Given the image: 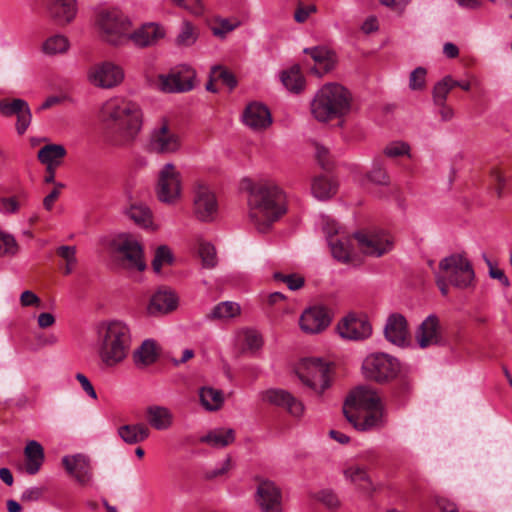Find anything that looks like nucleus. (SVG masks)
I'll list each match as a JSON object with an SVG mask.
<instances>
[{"label":"nucleus","mask_w":512,"mask_h":512,"mask_svg":"<svg viewBox=\"0 0 512 512\" xmlns=\"http://www.w3.org/2000/svg\"><path fill=\"white\" fill-rule=\"evenodd\" d=\"M97 118L106 139L114 146L132 144L143 125L140 106L123 97H112L103 102Z\"/></svg>","instance_id":"f257e3e1"},{"label":"nucleus","mask_w":512,"mask_h":512,"mask_svg":"<svg viewBox=\"0 0 512 512\" xmlns=\"http://www.w3.org/2000/svg\"><path fill=\"white\" fill-rule=\"evenodd\" d=\"M249 219L260 233L268 232L287 212L286 197L273 183H260L253 186L248 198Z\"/></svg>","instance_id":"f03ea898"},{"label":"nucleus","mask_w":512,"mask_h":512,"mask_svg":"<svg viewBox=\"0 0 512 512\" xmlns=\"http://www.w3.org/2000/svg\"><path fill=\"white\" fill-rule=\"evenodd\" d=\"M131 346L129 328L120 321L108 323L99 334L98 354L108 367L121 363L128 355Z\"/></svg>","instance_id":"7ed1b4c3"},{"label":"nucleus","mask_w":512,"mask_h":512,"mask_svg":"<svg viewBox=\"0 0 512 512\" xmlns=\"http://www.w3.org/2000/svg\"><path fill=\"white\" fill-rule=\"evenodd\" d=\"M351 109V95L339 84H326L315 95L311 113L320 122L342 117Z\"/></svg>","instance_id":"20e7f679"},{"label":"nucleus","mask_w":512,"mask_h":512,"mask_svg":"<svg viewBox=\"0 0 512 512\" xmlns=\"http://www.w3.org/2000/svg\"><path fill=\"white\" fill-rule=\"evenodd\" d=\"M441 275H437L436 283L442 295L449 292L448 283L458 288L469 287L474 279L471 263L461 254H453L442 259L439 263Z\"/></svg>","instance_id":"39448f33"},{"label":"nucleus","mask_w":512,"mask_h":512,"mask_svg":"<svg viewBox=\"0 0 512 512\" xmlns=\"http://www.w3.org/2000/svg\"><path fill=\"white\" fill-rule=\"evenodd\" d=\"M97 24L102 38L112 45H122L128 42L131 21L117 10L102 11L97 16Z\"/></svg>","instance_id":"423d86ee"},{"label":"nucleus","mask_w":512,"mask_h":512,"mask_svg":"<svg viewBox=\"0 0 512 512\" xmlns=\"http://www.w3.org/2000/svg\"><path fill=\"white\" fill-rule=\"evenodd\" d=\"M363 372L366 378L378 383L393 380L401 371L398 359L386 353H372L363 361Z\"/></svg>","instance_id":"0eeeda50"},{"label":"nucleus","mask_w":512,"mask_h":512,"mask_svg":"<svg viewBox=\"0 0 512 512\" xmlns=\"http://www.w3.org/2000/svg\"><path fill=\"white\" fill-rule=\"evenodd\" d=\"M219 212L215 192L203 181H196L192 189V213L200 222H213Z\"/></svg>","instance_id":"6e6552de"},{"label":"nucleus","mask_w":512,"mask_h":512,"mask_svg":"<svg viewBox=\"0 0 512 512\" xmlns=\"http://www.w3.org/2000/svg\"><path fill=\"white\" fill-rule=\"evenodd\" d=\"M156 196L162 203L174 205L182 198V176L172 163L165 164L159 171Z\"/></svg>","instance_id":"1a4fd4ad"},{"label":"nucleus","mask_w":512,"mask_h":512,"mask_svg":"<svg viewBox=\"0 0 512 512\" xmlns=\"http://www.w3.org/2000/svg\"><path fill=\"white\" fill-rule=\"evenodd\" d=\"M329 365L320 359L311 358L304 360L297 370L301 381L318 394L328 388L330 383Z\"/></svg>","instance_id":"9d476101"},{"label":"nucleus","mask_w":512,"mask_h":512,"mask_svg":"<svg viewBox=\"0 0 512 512\" xmlns=\"http://www.w3.org/2000/svg\"><path fill=\"white\" fill-rule=\"evenodd\" d=\"M195 71L186 65L172 69L168 74L158 76L157 85L166 93H182L193 89Z\"/></svg>","instance_id":"9b49d317"},{"label":"nucleus","mask_w":512,"mask_h":512,"mask_svg":"<svg viewBox=\"0 0 512 512\" xmlns=\"http://www.w3.org/2000/svg\"><path fill=\"white\" fill-rule=\"evenodd\" d=\"M113 247L122 255L125 267L138 271H143L146 268L142 246L135 237L128 234L119 235L113 241Z\"/></svg>","instance_id":"f8f14e48"},{"label":"nucleus","mask_w":512,"mask_h":512,"mask_svg":"<svg viewBox=\"0 0 512 512\" xmlns=\"http://www.w3.org/2000/svg\"><path fill=\"white\" fill-rule=\"evenodd\" d=\"M87 78L95 87L110 89L123 81L124 72L120 66L107 61L92 65L87 72Z\"/></svg>","instance_id":"ddd939ff"},{"label":"nucleus","mask_w":512,"mask_h":512,"mask_svg":"<svg viewBox=\"0 0 512 512\" xmlns=\"http://www.w3.org/2000/svg\"><path fill=\"white\" fill-rule=\"evenodd\" d=\"M181 140L179 135L166 121L155 127L149 140V150L158 154L174 153L179 150Z\"/></svg>","instance_id":"4468645a"},{"label":"nucleus","mask_w":512,"mask_h":512,"mask_svg":"<svg viewBox=\"0 0 512 512\" xmlns=\"http://www.w3.org/2000/svg\"><path fill=\"white\" fill-rule=\"evenodd\" d=\"M346 419L358 431L379 430L386 425L384 408L367 410H347Z\"/></svg>","instance_id":"2eb2a0df"},{"label":"nucleus","mask_w":512,"mask_h":512,"mask_svg":"<svg viewBox=\"0 0 512 512\" xmlns=\"http://www.w3.org/2000/svg\"><path fill=\"white\" fill-rule=\"evenodd\" d=\"M337 331L344 339L359 341L370 337L372 326L365 315L350 313L339 321Z\"/></svg>","instance_id":"dca6fc26"},{"label":"nucleus","mask_w":512,"mask_h":512,"mask_svg":"<svg viewBox=\"0 0 512 512\" xmlns=\"http://www.w3.org/2000/svg\"><path fill=\"white\" fill-rule=\"evenodd\" d=\"M331 319V314L325 306L316 305L304 310L300 316L299 325L307 334H318L330 325Z\"/></svg>","instance_id":"f3484780"},{"label":"nucleus","mask_w":512,"mask_h":512,"mask_svg":"<svg viewBox=\"0 0 512 512\" xmlns=\"http://www.w3.org/2000/svg\"><path fill=\"white\" fill-rule=\"evenodd\" d=\"M359 249L366 255L380 257L392 249L393 241L385 233L355 234Z\"/></svg>","instance_id":"a211bd4d"},{"label":"nucleus","mask_w":512,"mask_h":512,"mask_svg":"<svg viewBox=\"0 0 512 512\" xmlns=\"http://www.w3.org/2000/svg\"><path fill=\"white\" fill-rule=\"evenodd\" d=\"M0 114L5 117L17 116L16 129L22 135L25 133L31 123V111L26 101L22 99H2L0 100Z\"/></svg>","instance_id":"6ab92c4d"},{"label":"nucleus","mask_w":512,"mask_h":512,"mask_svg":"<svg viewBox=\"0 0 512 512\" xmlns=\"http://www.w3.org/2000/svg\"><path fill=\"white\" fill-rule=\"evenodd\" d=\"M261 399L271 405L281 407L294 417L302 416L304 406L288 391L283 389H268L261 393Z\"/></svg>","instance_id":"aec40b11"},{"label":"nucleus","mask_w":512,"mask_h":512,"mask_svg":"<svg viewBox=\"0 0 512 512\" xmlns=\"http://www.w3.org/2000/svg\"><path fill=\"white\" fill-rule=\"evenodd\" d=\"M373 408H383L380 397L371 389L359 387L347 397L343 406V413L346 415L348 409L361 411Z\"/></svg>","instance_id":"412c9836"},{"label":"nucleus","mask_w":512,"mask_h":512,"mask_svg":"<svg viewBox=\"0 0 512 512\" xmlns=\"http://www.w3.org/2000/svg\"><path fill=\"white\" fill-rule=\"evenodd\" d=\"M256 501L263 512L282 511L281 491L272 481H260L257 487Z\"/></svg>","instance_id":"4be33fe9"},{"label":"nucleus","mask_w":512,"mask_h":512,"mask_svg":"<svg viewBox=\"0 0 512 512\" xmlns=\"http://www.w3.org/2000/svg\"><path fill=\"white\" fill-rule=\"evenodd\" d=\"M442 330L439 318L429 315L418 327L415 333L416 343L421 348L438 345L442 342Z\"/></svg>","instance_id":"5701e85b"},{"label":"nucleus","mask_w":512,"mask_h":512,"mask_svg":"<svg viewBox=\"0 0 512 512\" xmlns=\"http://www.w3.org/2000/svg\"><path fill=\"white\" fill-rule=\"evenodd\" d=\"M62 464L67 473L80 485H88L92 480V468L88 457L77 454L62 458Z\"/></svg>","instance_id":"b1692460"},{"label":"nucleus","mask_w":512,"mask_h":512,"mask_svg":"<svg viewBox=\"0 0 512 512\" xmlns=\"http://www.w3.org/2000/svg\"><path fill=\"white\" fill-rule=\"evenodd\" d=\"M243 122L254 131L267 129L272 123V117L269 109L258 102L247 105L243 112Z\"/></svg>","instance_id":"393cba45"},{"label":"nucleus","mask_w":512,"mask_h":512,"mask_svg":"<svg viewBox=\"0 0 512 512\" xmlns=\"http://www.w3.org/2000/svg\"><path fill=\"white\" fill-rule=\"evenodd\" d=\"M385 338L392 344L404 346L407 342L409 331L406 318L399 313L391 314L384 327Z\"/></svg>","instance_id":"a878e982"},{"label":"nucleus","mask_w":512,"mask_h":512,"mask_svg":"<svg viewBox=\"0 0 512 512\" xmlns=\"http://www.w3.org/2000/svg\"><path fill=\"white\" fill-rule=\"evenodd\" d=\"M165 32L163 28L156 23H147L133 32H129L128 41L137 47H148L154 45L159 39L163 38Z\"/></svg>","instance_id":"bb28decb"},{"label":"nucleus","mask_w":512,"mask_h":512,"mask_svg":"<svg viewBox=\"0 0 512 512\" xmlns=\"http://www.w3.org/2000/svg\"><path fill=\"white\" fill-rule=\"evenodd\" d=\"M47 9L56 24L66 25L76 16V0H47Z\"/></svg>","instance_id":"cd10ccee"},{"label":"nucleus","mask_w":512,"mask_h":512,"mask_svg":"<svg viewBox=\"0 0 512 512\" xmlns=\"http://www.w3.org/2000/svg\"><path fill=\"white\" fill-rule=\"evenodd\" d=\"M314 60L315 65L311 68V72L321 77L331 71L335 65V55L332 51L325 47L306 48L304 50Z\"/></svg>","instance_id":"c85d7f7f"},{"label":"nucleus","mask_w":512,"mask_h":512,"mask_svg":"<svg viewBox=\"0 0 512 512\" xmlns=\"http://www.w3.org/2000/svg\"><path fill=\"white\" fill-rule=\"evenodd\" d=\"M148 423L156 430H167L172 427L174 415L172 411L160 405H151L146 409Z\"/></svg>","instance_id":"c756f323"},{"label":"nucleus","mask_w":512,"mask_h":512,"mask_svg":"<svg viewBox=\"0 0 512 512\" xmlns=\"http://www.w3.org/2000/svg\"><path fill=\"white\" fill-rule=\"evenodd\" d=\"M25 469L30 475L36 474L44 462V449L37 441H29L24 449Z\"/></svg>","instance_id":"7c9ffc66"},{"label":"nucleus","mask_w":512,"mask_h":512,"mask_svg":"<svg viewBox=\"0 0 512 512\" xmlns=\"http://www.w3.org/2000/svg\"><path fill=\"white\" fill-rule=\"evenodd\" d=\"M177 298L171 291L156 292L149 303L148 311L150 314H163L176 308Z\"/></svg>","instance_id":"2f4dec72"},{"label":"nucleus","mask_w":512,"mask_h":512,"mask_svg":"<svg viewBox=\"0 0 512 512\" xmlns=\"http://www.w3.org/2000/svg\"><path fill=\"white\" fill-rule=\"evenodd\" d=\"M346 480L357 486L360 490L371 492L373 483L365 467L358 464H351L343 471Z\"/></svg>","instance_id":"473e14b6"},{"label":"nucleus","mask_w":512,"mask_h":512,"mask_svg":"<svg viewBox=\"0 0 512 512\" xmlns=\"http://www.w3.org/2000/svg\"><path fill=\"white\" fill-rule=\"evenodd\" d=\"M67 151L63 145L60 144H48L43 146L37 154L39 161L46 165V167H59Z\"/></svg>","instance_id":"72a5a7b5"},{"label":"nucleus","mask_w":512,"mask_h":512,"mask_svg":"<svg viewBox=\"0 0 512 512\" xmlns=\"http://www.w3.org/2000/svg\"><path fill=\"white\" fill-rule=\"evenodd\" d=\"M159 355V345L154 340L147 339L134 352V361L137 365L149 366L156 362Z\"/></svg>","instance_id":"f704fd0d"},{"label":"nucleus","mask_w":512,"mask_h":512,"mask_svg":"<svg viewBox=\"0 0 512 512\" xmlns=\"http://www.w3.org/2000/svg\"><path fill=\"white\" fill-rule=\"evenodd\" d=\"M200 441L214 448H224L235 441V431L231 428H219L208 432Z\"/></svg>","instance_id":"c9c22d12"},{"label":"nucleus","mask_w":512,"mask_h":512,"mask_svg":"<svg viewBox=\"0 0 512 512\" xmlns=\"http://www.w3.org/2000/svg\"><path fill=\"white\" fill-rule=\"evenodd\" d=\"M150 434L149 428L144 424L123 425L118 429V435L128 444L144 441Z\"/></svg>","instance_id":"e433bc0d"},{"label":"nucleus","mask_w":512,"mask_h":512,"mask_svg":"<svg viewBox=\"0 0 512 512\" xmlns=\"http://www.w3.org/2000/svg\"><path fill=\"white\" fill-rule=\"evenodd\" d=\"M329 245L331 248L332 255L335 259L350 263L353 262V255L351 250V239L349 238H337L334 239L332 236L329 239Z\"/></svg>","instance_id":"4c0bfd02"},{"label":"nucleus","mask_w":512,"mask_h":512,"mask_svg":"<svg viewBox=\"0 0 512 512\" xmlns=\"http://www.w3.org/2000/svg\"><path fill=\"white\" fill-rule=\"evenodd\" d=\"M311 190L316 198L324 200L336 193L337 184L327 176H319L313 179Z\"/></svg>","instance_id":"58836bf2"},{"label":"nucleus","mask_w":512,"mask_h":512,"mask_svg":"<svg viewBox=\"0 0 512 512\" xmlns=\"http://www.w3.org/2000/svg\"><path fill=\"white\" fill-rule=\"evenodd\" d=\"M199 396L201 404L209 411L219 410L224 402L222 391L211 387H203Z\"/></svg>","instance_id":"ea45409f"},{"label":"nucleus","mask_w":512,"mask_h":512,"mask_svg":"<svg viewBox=\"0 0 512 512\" xmlns=\"http://www.w3.org/2000/svg\"><path fill=\"white\" fill-rule=\"evenodd\" d=\"M241 313V308L238 303L232 301H225L217 304L208 315L211 320H227L234 318Z\"/></svg>","instance_id":"a19ab883"},{"label":"nucleus","mask_w":512,"mask_h":512,"mask_svg":"<svg viewBox=\"0 0 512 512\" xmlns=\"http://www.w3.org/2000/svg\"><path fill=\"white\" fill-rule=\"evenodd\" d=\"M281 81L283 85L292 92L298 93L304 87V77L298 65H294L290 69L283 71Z\"/></svg>","instance_id":"79ce46f5"},{"label":"nucleus","mask_w":512,"mask_h":512,"mask_svg":"<svg viewBox=\"0 0 512 512\" xmlns=\"http://www.w3.org/2000/svg\"><path fill=\"white\" fill-rule=\"evenodd\" d=\"M128 217L135 222V224L143 228H153V217L150 209L142 204L132 205L127 211Z\"/></svg>","instance_id":"37998d69"},{"label":"nucleus","mask_w":512,"mask_h":512,"mask_svg":"<svg viewBox=\"0 0 512 512\" xmlns=\"http://www.w3.org/2000/svg\"><path fill=\"white\" fill-rule=\"evenodd\" d=\"M69 48L68 39L63 35H54L45 40L42 50L47 55L64 53Z\"/></svg>","instance_id":"c03bdc74"},{"label":"nucleus","mask_w":512,"mask_h":512,"mask_svg":"<svg viewBox=\"0 0 512 512\" xmlns=\"http://www.w3.org/2000/svg\"><path fill=\"white\" fill-rule=\"evenodd\" d=\"M198 36V29L191 22L184 21L176 37V44L178 46H191L196 42Z\"/></svg>","instance_id":"a18cd8bd"},{"label":"nucleus","mask_w":512,"mask_h":512,"mask_svg":"<svg viewBox=\"0 0 512 512\" xmlns=\"http://www.w3.org/2000/svg\"><path fill=\"white\" fill-rule=\"evenodd\" d=\"M456 87V80L451 76L444 77L439 81L433 89V100L435 104H443L446 102L449 92Z\"/></svg>","instance_id":"49530a36"},{"label":"nucleus","mask_w":512,"mask_h":512,"mask_svg":"<svg viewBox=\"0 0 512 512\" xmlns=\"http://www.w3.org/2000/svg\"><path fill=\"white\" fill-rule=\"evenodd\" d=\"M20 250L13 235L0 230V257H13Z\"/></svg>","instance_id":"de8ad7c7"},{"label":"nucleus","mask_w":512,"mask_h":512,"mask_svg":"<svg viewBox=\"0 0 512 512\" xmlns=\"http://www.w3.org/2000/svg\"><path fill=\"white\" fill-rule=\"evenodd\" d=\"M76 247L63 245L56 249V254L65 262L64 273L66 275L72 273L77 265Z\"/></svg>","instance_id":"09e8293b"},{"label":"nucleus","mask_w":512,"mask_h":512,"mask_svg":"<svg viewBox=\"0 0 512 512\" xmlns=\"http://www.w3.org/2000/svg\"><path fill=\"white\" fill-rule=\"evenodd\" d=\"M173 261V254L170 248L166 245L159 246L152 261V268L156 273H159L164 265H169Z\"/></svg>","instance_id":"8fccbe9b"},{"label":"nucleus","mask_w":512,"mask_h":512,"mask_svg":"<svg viewBox=\"0 0 512 512\" xmlns=\"http://www.w3.org/2000/svg\"><path fill=\"white\" fill-rule=\"evenodd\" d=\"M213 79L221 81L230 90L237 86V80L232 72L222 66H215L211 70Z\"/></svg>","instance_id":"3c124183"},{"label":"nucleus","mask_w":512,"mask_h":512,"mask_svg":"<svg viewBox=\"0 0 512 512\" xmlns=\"http://www.w3.org/2000/svg\"><path fill=\"white\" fill-rule=\"evenodd\" d=\"M367 178L377 185H388L390 178L383 167V163L376 160L373 164L372 170L368 173Z\"/></svg>","instance_id":"603ef678"},{"label":"nucleus","mask_w":512,"mask_h":512,"mask_svg":"<svg viewBox=\"0 0 512 512\" xmlns=\"http://www.w3.org/2000/svg\"><path fill=\"white\" fill-rule=\"evenodd\" d=\"M239 337L242 339L245 346L251 351L258 350L263 345V340H262L261 335L255 330H252V329L243 330L239 333Z\"/></svg>","instance_id":"864d4df0"},{"label":"nucleus","mask_w":512,"mask_h":512,"mask_svg":"<svg viewBox=\"0 0 512 512\" xmlns=\"http://www.w3.org/2000/svg\"><path fill=\"white\" fill-rule=\"evenodd\" d=\"M199 255L202 259L203 266L206 268H214L217 264L216 251L214 246L209 243H202L199 246Z\"/></svg>","instance_id":"5fc2aeb1"},{"label":"nucleus","mask_w":512,"mask_h":512,"mask_svg":"<svg viewBox=\"0 0 512 512\" xmlns=\"http://www.w3.org/2000/svg\"><path fill=\"white\" fill-rule=\"evenodd\" d=\"M274 279L285 283L290 290H298L304 286L305 280L299 274H282L276 272L273 275Z\"/></svg>","instance_id":"6e6d98bb"},{"label":"nucleus","mask_w":512,"mask_h":512,"mask_svg":"<svg viewBox=\"0 0 512 512\" xmlns=\"http://www.w3.org/2000/svg\"><path fill=\"white\" fill-rule=\"evenodd\" d=\"M409 150L410 147L408 144L396 141L388 144L384 149V153L388 157H398L408 154Z\"/></svg>","instance_id":"4d7b16f0"},{"label":"nucleus","mask_w":512,"mask_h":512,"mask_svg":"<svg viewBox=\"0 0 512 512\" xmlns=\"http://www.w3.org/2000/svg\"><path fill=\"white\" fill-rule=\"evenodd\" d=\"M316 499L331 510L337 509L340 505L338 497L331 491L324 490L318 492Z\"/></svg>","instance_id":"13d9d810"},{"label":"nucleus","mask_w":512,"mask_h":512,"mask_svg":"<svg viewBox=\"0 0 512 512\" xmlns=\"http://www.w3.org/2000/svg\"><path fill=\"white\" fill-rule=\"evenodd\" d=\"M426 70L422 67L416 68L410 75L409 86L413 90L422 89L425 85Z\"/></svg>","instance_id":"bf43d9fd"},{"label":"nucleus","mask_w":512,"mask_h":512,"mask_svg":"<svg viewBox=\"0 0 512 512\" xmlns=\"http://www.w3.org/2000/svg\"><path fill=\"white\" fill-rule=\"evenodd\" d=\"M237 24H232L227 19L217 20L212 26V32L215 36L225 37V35L236 28Z\"/></svg>","instance_id":"052dcab7"},{"label":"nucleus","mask_w":512,"mask_h":512,"mask_svg":"<svg viewBox=\"0 0 512 512\" xmlns=\"http://www.w3.org/2000/svg\"><path fill=\"white\" fill-rule=\"evenodd\" d=\"M176 5L189 10L195 15H200L203 12V7L200 0H172Z\"/></svg>","instance_id":"680f3d73"},{"label":"nucleus","mask_w":512,"mask_h":512,"mask_svg":"<svg viewBox=\"0 0 512 512\" xmlns=\"http://www.w3.org/2000/svg\"><path fill=\"white\" fill-rule=\"evenodd\" d=\"M494 190L498 197L503 195L506 178L500 170H494L491 174Z\"/></svg>","instance_id":"e2e57ef3"},{"label":"nucleus","mask_w":512,"mask_h":512,"mask_svg":"<svg viewBox=\"0 0 512 512\" xmlns=\"http://www.w3.org/2000/svg\"><path fill=\"white\" fill-rule=\"evenodd\" d=\"M64 187L61 183H56L53 190L44 198L43 200V206L46 210L50 211L52 210L55 202L59 198L61 189Z\"/></svg>","instance_id":"0e129e2a"},{"label":"nucleus","mask_w":512,"mask_h":512,"mask_svg":"<svg viewBox=\"0 0 512 512\" xmlns=\"http://www.w3.org/2000/svg\"><path fill=\"white\" fill-rule=\"evenodd\" d=\"M316 12V6L315 5H308V6H302L299 5L298 8L295 11L294 19L298 23H303L307 20V18L312 14Z\"/></svg>","instance_id":"69168bd1"},{"label":"nucleus","mask_w":512,"mask_h":512,"mask_svg":"<svg viewBox=\"0 0 512 512\" xmlns=\"http://www.w3.org/2000/svg\"><path fill=\"white\" fill-rule=\"evenodd\" d=\"M20 303L23 307L39 306L41 301L34 292L26 290L20 296Z\"/></svg>","instance_id":"338daca9"},{"label":"nucleus","mask_w":512,"mask_h":512,"mask_svg":"<svg viewBox=\"0 0 512 512\" xmlns=\"http://www.w3.org/2000/svg\"><path fill=\"white\" fill-rule=\"evenodd\" d=\"M19 209V202L15 197L2 198L0 200V211L4 213H15Z\"/></svg>","instance_id":"774afa93"}]
</instances>
